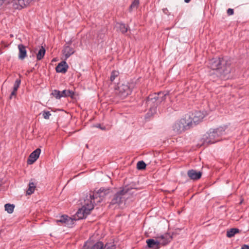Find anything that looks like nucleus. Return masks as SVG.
Wrapping results in <instances>:
<instances>
[{
  "label": "nucleus",
  "mask_w": 249,
  "mask_h": 249,
  "mask_svg": "<svg viewBox=\"0 0 249 249\" xmlns=\"http://www.w3.org/2000/svg\"><path fill=\"white\" fill-rule=\"evenodd\" d=\"M13 6L15 9H21L28 4V0H13Z\"/></svg>",
  "instance_id": "17"
},
{
  "label": "nucleus",
  "mask_w": 249,
  "mask_h": 249,
  "mask_svg": "<svg viewBox=\"0 0 249 249\" xmlns=\"http://www.w3.org/2000/svg\"><path fill=\"white\" fill-rule=\"evenodd\" d=\"M187 175L191 179L198 180L201 177L202 172L200 171H197L196 170L191 169L187 172Z\"/></svg>",
  "instance_id": "14"
},
{
  "label": "nucleus",
  "mask_w": 249,
  "mask_h": 249,
  "mask_svg": "<svg viewBox=\"0 0 249 249\" xmlns=\"http://www.w3.org/2000/svg\"><path fill=\"white\" fill-rule=\"evenodd\" d=\"M241 249H249V246L246 245H244L241 248Z\"/></svg>",
  "instance_id": "34"
},
{
  "label": "nucleus",
  "mask_w": 249,
  "mask_h": 249,
  "mask_svg": "<svg viewBox=\"0 0 249 249\" xmlns=\"http://www.w3.org/2000/svg\"><path fill=\"white\" fill-rule=\"evenodd\" d=\"M20 82H21L20 79H16V80L15 81V82L14 83V87H13L14 90H15V91L18 90V89L19 85L20 84Z\"/></svg>",
  "instance_id": "30"
},
{
  "label": "nucleus",
  "mask_w": 249,
  "mask_h": 249,
  "mask_svg": "<svg viewBox=\"0 0 249 249\" xmlns=\"http://www.w3.org/2000/svg\"><path fill=\"white\" fill-rule=\"evenodd\" d=\"M96 126H97V127H99V128H101V129H104V128H102V127H101L100 124H98V125H97Z\"/></svg>",
  "instance_id": "37"
},
{
  "label": "nucleus",
  "mask_w": 249,
  "mask_h": 249,
  "mask_svg": "<svg viewBox=\"0 0 249 249\" xmlns=\"http://www.w3.org/2000/svg\"><path fill=\"white\" fill-rule=\"evenodd\" d=\"M45 52L46 51L45 48L43 46H41L38 53L36 54V58L37 60H40L43 58Z\"/></svg>",
  "instance_id": "21"
},
{
  "label": "nucleus",
  "mask_w": 249,
  "mask_h": 249,
  "mask_svg": "<svg viewBox=\"0 0 249 249\" xmlns=\"http://www.w3.org/2000/svg\"><path fill=\"white\" fill-rule=\"evenodd\" d=\"M5 210L9 213H12L14 211L15 206L14 204L9 203L6 204L4 205Z\"/></svg>",
  "instance_id": "25"
},
{
  "label": "nucleus",
  "mask_w": 249,
  "mask_h": 249,
  "mask_svg": "<svg viewBox=\"0 0 249 249\" xmlns=\"http://www.w3.org/2000/svg\"><path fill=\"white\" fill-rule=\"evenodd\" d=\"M41 113L45 119H49L51 116V113L49 111H43Z\"/></svg>",
  "instance_id": "31"
},
{
  "label": "nucleus",
  "mask_w": 249,
  "mask_h": 249,
  "mask_svg": "<svg viewBox=\"0 0 249 249\" xmlns=\"http://www.w3.org/2000/svg\"><path fill=\"white\" fill-rule=\"evenodd\" d=\"M147 247L149 248H152L153 249H159L160 248V241L158 240H155L153 239H148L146 241Z\"/></svg>",
  "instance_id": "16"
},
{
  "label": "nucleus",
  "mask_w": 249,
  "mask_h": 249,
  "mask_svg": "<svg viewBox=\"0 0 249 249\" xmlns=\"http://www.w3.org/2000/svg\"><path fill=\"white\" fill-rule=\"evenodd\" d=\"M157 96L156 93H155L153 94L149 95L146 99V104L151 111L152 110L155 111L156 108L159 104L156 98Z\"/></svg>",
  "instance_id": "8"
},
{
  "label": "nucleus",
  "mask_w": 249,
  "mask_h": 249,
  "mask_svg": "<svg viewBox=\"0 0 249 249\" xmlns=\"http://www.w3.org/2000/svg\"><path fill=\"white\" fill-rule=\"evenodd\" d=\"M1 183H2V181L1 180H0V186L1 185Z\"/></svg>",
  "instance_id": "39"
},
{
  "label": "nucleus",
  "mask_w": 249,
  "mask_h": 249,
  "mask_svg": "<svg viewBox=\"0 0 249 249\" xmlns=\"http://www.w3.org/2000/svg\"><path fill=\"white\" fill-rule=\"evenodd\" d=\"M61 92L58 90L54 89L52 92V94L57 99H59L62 98V95L61 94Z\"/></svg>",
  "instance_id": "26"
},
{
  "label": "nucleus",
  "mask_w": 249,
  "mask_h": 249,
  "mask_svg": "<svg viewBox=\"0 0 249 249\" xmlns=\"http://www.w3.org/2000/svg\"><path fill=\"white\" fill-rule=\"evenodd\" d=\"M231 60L227 58L216 57L210 59L208 62V67L213 72L211 76L216 75L221 79L226 78V75L231 72Z\"/></svg>",
  "instance_id": "2"
},
{
  "label": "nucleus",
  "mask_w": 249,
  "mask_h": 249,
  "mask_svg": "<svg viewBox=\"0 0 249 249\" xmlns=\"http://www.w3.org/2000/svg\"><path fill=\"white\" fill-rule=\"evenodd\" d=\"M191 0H184V1L186 2V3H188Z\"/></svg>",
  "instance_id": "38"
},
{
  "label": "nucleus",
  "mask_w": 249,
  "mask_h": 249,
  "mask_svg": "<svg viewBox=\"0 0 249 249\" xmlns=\"http://www.w3.org/2000/svg\"><path fill=\"white\" fill-rule=\"evenodd\" d=\"M18 49L19 50L18 58L23 60L27 56L26 47L23 44H20L18 45Z\"/></svg>",
  "instance_id": "18"
},
{
  "label": "nucleus",
  "mask_w": 249,
  "mask_h": 249,
  "mask_svg": "<svg viewBox=\"0 0 249 249\" xmlns=\"http://www.w3.org/2000/svg\"><path fill=\"white\" fill-rule=\"evenodd\" d=\"M40 152V149L39 148H37L31 153L27 160V163L28 164H32L36 161L38 158Z\"/></svg>",
  "instance_id": "13"
},
{
  "label": "nucleus",
  "mask_w": 249,
  "mask_h": 249,
  "mask_svg": "<svg viewBox=\"0 0 249 249\" xmlns=\"http://www.w3.org/2000/svg\"><path fill=\"white\" fill-rule=\"evenodd\" d=\"M239 232V230L236 228H232L227 231V237L231 238L236 233Z\"/></svg>",
  "instance_id": "23"
},
{
  "label": "nucleus",
  "mask_w": 249,
  "mask_h": 249,
  "mask_svg": "<svg viewBox=\"0 0 249 249\" xmlns=\"http://www.w3.org/2000/svg\"><path fill=\"white\" fill-rule=\"evenodd\" d=\"M75 218L73 219L66 215H63L60 217L59 219L55 220L56 223H61L64 226L69 228L72 227Z\"/></svg>",
  "instance_id": "7"
},
{
  "label": "nucleus",
  "mask_w": 249,
  "mask_h": 249,
  "mask_svg": "<svg viewBox=\"0 0 249 249\" xmlns=\"http://www.w3.org/2000/svg\"><path fill=\"white\" fill-rule=\"evenodd\" d=\"M100 201H101V200H99L98 201V202H100Z\"/></svg>",
  "instance_id": "40"
},
{
  "label": "nucleus",
  "mask_w": 249,
  "mask_h": 249,
  "mask_svg": "<svg viewBox=\"0 0 249 249\" xmlns=\"http://www.w3.org/2000/svg\"><path fill=\"white\" fill-rule=\"evenodd\" d=\"M115 247L113 243H106L105 245L101 241L94 244L89 249H115Z\"/></svg>",
  "instance_id": "9"
},
{
  "label": "nucleus",
  "mask_w": 249,
  "mask_h": 249,
  "mask_svg": "<svg viewBox=\"0 0 249 249\" xmlns=\"http://www.w3.org/2000/svg\"><path fill=\"white\" fill-rule=\"evenodd\" d=\"M167 95V93H165L163 92H160L158 93H156V95H157L156 98L159 104H160L162 102L165 101L166 99V97Z\"/></svg>",
  "instance_id": "19"
},
{
  "label": "nucleus",
  "mask_w": 249,
  "mask_h": 249,
  "mask_svg": "<svg viewBox=\"0 0 249 249\" xmlns=\"http://www.w3.org/2000/svg\"><path fill=\"white\" fill-rule=\"evenodd\" d=\"M146 167V164L145 162L142 161H139L137 162V168L139 170H143Z\"/></svg>",
  "instance_id": "27"
},
{
  "label": "nucleus",
  "mask_w": 249,
  "mask_h": 249,
  "mask_svg": "<svg viewBox=\"0 0 249 249\" xmlns=\"http://www.w3.org/2000/svg\"><path fill=\"white\" fill-rule=\"evenodd\" d=\"M234 13L233 9L231 8H229L227 10V14L228 15L231 16L233 15Z\"/></svg>",
  "instance_id": "32"
},
{
  "label": "nucleus",
  "mask_w": 249,
  "mask_h": 249,
  "mask_svg": "<svg viewBox=\"0 0 249 249\" xmlns=\"http://www.w3.org/2000/svg\"><path fill=\"white\" fill-rule=\"evenodd\" d=\"M132 92V89L128 83L122 84L118 87L116 93L121 98H124Z\"/></svg>",
  "instance_id": "6"
},
{
  "label": "nucleus",
  "mask_w": 249,
  "mask_h": 249,
  "mask_svg": "<svg viewBox=\"0 0 249 249\" xmlns=\"http://www.w3.org/2000/svg\"><path fill=\"white\" fill-rule=\"evenodd\" d=\"M119 29L123 34H124L127 32L128 30V27L124 24L121 23L120 24Z\"/></svg>",
  "instance_id": "28"
},
{
  "label": "nucleus",
  "mask_w": 249,
  "mask_h": 249,
  "mask_svg": "<svg viewBox=\"0 0 249 249\" xmlns=\"http://www.w3.org/2000/svg\"><path fill=\"white\" fill-rule=\"evenodd\" d=\"M111 190L109 188L101 187L98 191L95 196L94 193H90L89 196H87V199L84 200V204L81 209H79L76 213L78 219H83L90 213V211L93 209V203L94 199L99 197L102 200L103 198L110 194Z\"/></svg>",
  "instance_id": "1"
},
{
  "label": "nucleus",
  "mask_w": 249,
  "mask_h": 249,
  "mask_svg": "<svg viewBox=\"0 0 249 249\" xmlns=\"http://www.w3.org/2000/svg\"><path fill=\"white\" fill-rule=\"evenodd\" d=\"M119 72L118 71H112L111 73V76L110 77V80L111 82L113 81L115 78L117 77L119 75Z\"/></svg>",
  "instance_id": "29"
},
{
  "label": "nucleus",
  "mask_w": 249,
  "mask_h": 249,
  "mask_svg": "<svg viewBox=\"0 0 249 249\" xmlns=\"http://www.w3.org/2000/svg\"><path fill=\"white\" fill-rule=\"evenodd\" d=\"M129 189L127 188H124L122 190L117 192L113 196L110 204L111 205L118 204L122 203L125 200V196L128 194Z\"/></svg>",
  "instance_id": "5"
},
{
  "label": "nucleus",
  "mask_w": 249,
  "mask_h": 249,
  "mask_svg": "<svg viewBox=\"0 0 249 249\" xmlns=\"http://www.w3.org/2000/svg\"><path fill=\"white\" fill-rule=\"evenodd\" d=\"M36 187V185L33 182L30 181L29 184L28 189L26 192L27 194L29 195L32 194L34 192Z\"/></svg>",
  "instance_id": "22"
},
{
  "label": "nucleus",
  "mask_w": 249,
  "mask_h": 249,
  "mask_svg": "<svg viewBox=\"0 0 249 249\" xmlns=\"http://www.w3.org/2000/svg\"><path fill=\"white\" fill-rule=\"evenodd\" d=\"M226 127L220 126L214 129H210L209 131L203 136V145H208L214 143L220 140L221 137L225 134Z\"/></svg>",
  "instance_id": "3"
},
{
  "label": "nucleus",
  "mask_w": 249,
  "mask_h": 249,
  "mask_svg": "<svg viewBox=\"0 0 249 249\" xmlns=\"http://www.w3.org/2000/svg\"><path fill=\"white\" fill-rule=\"evenodd\" d=\"M16 94H17V91H15L14 90V89H13V91H12L10 95V97H9V99H12V97L13 96H16Z\"/></svg>",
  "instance_id": "33"
},
{
  "label": "nucleus",
  "mask_w": 249,
  "mask_h": 249,
  "mask_svg": "<svg viewBox=\"0 0 249 249\" xmlns=\"http://www.w3.org/2000/svg\"><path fill=\"white\" fill-rule=\"evenodd\" d=\"M163 12L165 14H167V12H168V10H167V8H164V9H163Z\"/></svg>",
  "instance_id": "35"
},
{
  "label": "nucleus",
  "mask_w": 249,
  "mask_h": 249,
  "mask_svg": "<svg viewBox=\"0 0 249 249\" xmlns=\"http://www.w3.org/2000/svg\"><path fill=\"white\" fill-rule=\"evenodd\" d=\"M61 92L62 97H71V98H73L74 92L72 90L65 89Z\"/></svg>",
  "instance_id": "20"
},
{
  "label": "nucleus",
  "mask_w": 249,
  "mask_h": 249,
  "mask_svg": "<svg viewBox=\"0 0 249 249\" xmlns=\"http://www.w3.org/2000/svg\"><path fill=\"white\" fill-rule=\"evenodd\" d=\"M139 5V0H134L129 6V10L131 12L133 10L137 9Z\"/></svg>",
  "instance_id": "24"
},
{
  "label": "nucleus",
  "mask_w": 249,
  "mask_h": 249,
  "mask_svg": "<svg viewBox=\"0 0 249 249\" xmlns=\"http://www.w3.org/2000/svg\"><path fill=\"white\" fill-rule=\"evenodd\" d=\"M68 65L65 61H61L56 67L55 70L57 72L65 73L68 69Z\"/></svg>",
  "instance_id": "15"
},
{
  "label": "nucleus",
  "mask_w": 249,
  "mask_h": 249,
  "mask_svg": "<svg viewBox=\"0 0 249 249\" xmlns=\"http://www.w3.org/2000/svg\"><path fill=\"white\" fill-rule=\"evenodd\" d=\"M71 43H67L64 46V49L62 51L63 54L65 56V59H68L71 55L73 54L75 52L74 49L70 46Z\"/></svg>",
  "instance_id": "12"
},
{
  "label": "nucleus",
  "mask_w": 249,
  "mask_h": 249,
  "mask_svg": "<svg viewBox=\"0 0 249 249\" xmlns=\"http://www.w3.org/2000/svg\"><path fill=\"white\" fill-rule=\"evenodd\" d=\"M4 3V0H0V6Z\"/></svg>",
  "instance_id": "36"
},
{
  "label": "nucleus",
  "mask_w": 249,
  "mask_h": 249,
  "mask_svg": "<svg viewBox=\"0 0 249 249\" xmlns=\"http://www.w3.org/2000/svg\"><path fill=\"white\" fill-rule=\"evenodd\" d=\"M158 241H160V245L165 246L168 244L172 239V236L170 233H166L157 237Z\"/></svg>",
  "instance_id": "10"
},
{
  "label": "nucleus",
  "mask_w": 249,
  "mask_h": 249,
  "mask_svg": "<svg viewBox=\"0 0 249 249\" xmlns=\"http://www.w3.org/2000/svg\"><path fill=\"white\" fill-rule=\"evenodd\" d=\"M211 80H213V81H214V79H211Z\"/></svg>",
  "instance_id": "41"
},
{
  "label": "nucleus",
  "mask_w": 249,
  "mask_h": 249,
  "mask_svg": "<svg viewBox=\"0 0 249 249\" xmlns=\"http://www.w3.org/2000/svg\"><path fill=\"white\" fill-rule=\"evenodd\" d=\"M204 117V115L200 111L196 112L193 118H191L189 116H187V119H190L192 121V127L201 122Z\"/></svg>",
  "instance_id": "11"
},
{
  "label": "nucleus",
  "mask_w": 249,
  "mask_h": 249,
  "mask_svg": "<svg viewBox=\"0 0 249 249\" xmlns=\"http://www.w3.org/2000/svg\"><path fill=\"white\" fill-rule=\"evenodd\" d=\"M191 127L192 121L190 119H187L186 116L184 118L176 122L173 125V130L175 133L179 134Z\"/></svg>",
  "instance_id": "4"
}]
</instances>
